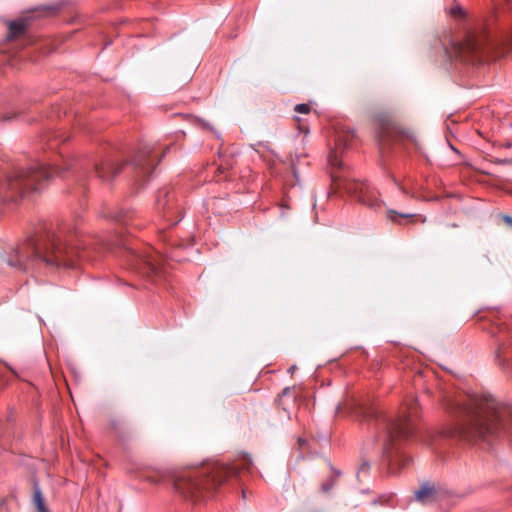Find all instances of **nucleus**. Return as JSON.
<instances>
[{"instance_id":"1","label":"nucleus","mask_w":512,"mask_h":512,"mask_svg":"<svg viewBox=\"0 0 512 512\" xmlns=\"http://www.w3.org/2000/svg\"><path fill=\"white\" fill-rule=\"evenodd\" d=\"M445 406L462 419L456 431L462 438L490 443L512 433V407L490 393L449 396Z\"/></svg>"},{"instance_id":"2","label":"nucleus","mask_w":512,"mask_h":512,"mask_svg":"<svg viewBox=\"0 0 512 512\" xmlns=\"http://www.w3.org/2000/svg\"><path fill=\"white\" fill-rule=\"evenodd\" d=\"M79 245L63 242L50 232H37L10 254L3 255L2 261L18 271L34 270L41 265L47 267H73L75 258L82 257Z\"/></svg>"},{"instance_id":"3","label":"nucleus","mask_w":512,"mask_h":512,"mask_svg":"<svg viewBox=\"0 0 512 512\" xmlns=\"http://www.w3.org/2000/svg\"><path fill=\"white\" fill-rule=\"evenodd\" d=\"M252 466L251 456L245 453L232 465L211 463L179 471L172 476L173 486L182 498L197 503L210 498L227 478L237 475L241 470L251 471Z\"/></svg>"},{"instance_id":"4","label":"nucleus","mask_w":512,"mask_h":512,"mask_svg":"<svg viewBox=\"0 0 512 512\" xmlns=\"http://www.w3.org/2000/svg\"><path fill=\"white\" fill-rule=\"evenodd\" d=\"M418 412L416 399H410L398 418L390 419L383 416L378 420L379 426L383 429V457L393 473L397 472L399 466L404 467L409 462V458L402 453L400 444L402 440L414 435Z\"/></svg>"},{"instance_id":"5","label":"nucleus","mask_w":512,"mask_h":512,"mask_svg":"<svg viewBox=\"0 0 512 512\" xmlns=\"http://www.w3.org/2000/svg\"><path fill=\"white\" fill-rule=\"evenodd\" d=\"M50 177L51 172L40 161L15 166L6 172L0 169V196L7 201H18L30 192L43 189Z\"/></svg>"},{"instance_id":"6","label":"nucleus","mask_w":512,"mask_h":512,"mask_svg":"<svg viewBox=\"0 0 512 512\" xmlns=\"http://www.w3.org/2000/svg\"><path fill=\"white\" fill-rule=\"evenodd\" d=\"M495 51L499 56L512 51V31L500 35L489 32H469L463 41L451 43L449 57L467 63H480L486 53Z\"/></svg>"},{"instance_id":"7","label":"nucleus","mask_w":512,"mask_h":512,"mask_svg":"<svg viewBox=\"0 0 512 512\" xmlns=\"http://www.w3.org/2000/svg\"><path fill=\"white\" fill-rule=\"evenodd\" d=\"M168 149L169 148H166L161 152L158 144H141L129 161V164L139 175L148 176L156 168Z\"/></svg>"},{"instance_id":"8","label":"nucleus","mask_w":512,"mask_h":512,"mask_svg":"<svg viewBox=\"0 0 512 512\" xmlns=\"http://www.w3.org/2000/svg\"><path fill=\"white\" fill-rule=\"evenodd\" d=\"M340 185L363 205L373 210H378L382 207L383 202L378 198L377 192L368 182L345 180Z\"/></svg>"},{"instance_id":"9","label":"nucleus","mask_w":512,"mask_h":512,"mask_svg":"<svg viewBox=\"0 0 512 512\" xmlns=\"http://www.w3.org/2000/svg\"><path fill=\"white\" fill-rule=\"evenodd\" d=\"M156 209L170 225H175L181 220V207L175 200V193L164 188L158 191Z\"/></svg>"},{"instance_id":"10","label":"nucleus","mask_w":512,"mask_h":512,"mask_svg":"<svg viewBox=\"0 0 512 512\" xmlns=\"http://www.w3.org/2000/svg\"><path fill=\"white\" fill-rule=\"evenodd\" d=\"M126 257L131 269L144 274H160L163 260L160 254H137L134 251H128Z\"/></svg>"},{"instance_id":"11","label":"nucleus","mask_w":512,"mask_h":512,"mask_svg":"<svg viewBox=\"0 0 512 512\" xmlns=\"http://www.w3.org/2000/svg\"><path fill=\"white\" fill-rule=\"evenodd\" d=\"M89 165L91 166L89 170L86 167H81L84 169V173L87 175H95L102 181H110L122 169V164L116 163L115 160L110 157L96 159Z\"/></svg>"},{"instance_id":"12","label":"nucleus","mask_w":512,"mask_h":512,"mask_svg":"<svg viewBox=\"0 0 512 512\" xmlns=\"http://www.w3.org/2000/svg\"><path fill=\"white\" fill-rule=\"evenodd\" d=\"M442 491L434 483L425 481L414 492V499L421 504H430L441 497Z\"/></svg>"},{"instance_id":"13","label":"nucleus","mask_w":512,"mask_h":512,"mask_svg":"<svg viewBox=\"0 0 512 512\" xmlns=\"http://www.w3.org/2000/svg\"><path fill=\"white\" fill-rule=\"evenodd\" d=\"M29 26V21L26 18H19L17 20L8 21L7 27H8V34L7 39L13 40L20 35H22L27 27Z\"/></svg>"},{"instance_id":"14","label":"nucleus","mask_w":512,"mask_h":512,"mask_svg":"<svg viewBox=\"0 0 512 512\" xmlns=\"http://www.w3.org/2000/svg\"><path fill=\"white\" fill-rule=\"evenodd\" d=\"M33 503L38 512H50L45 505L44 497L37 480L33 482Z\"/></svg>"},{"instance_id":"15","label":"nucleus","mask_w":512,"mask_h":512,"mask_svg":"<svg viewBox=\"0 0 512 512\" xmlns=\"http://www.w3.org/2000/svg\"><path fill=\"white\" fill-rule=\"evenodd\" d=\"M167 475L164 471H158L156 475H148L145 480L152 484H158L166 479Z\"/></svg>"},{"instance_id":"16","label":"nucleus","mask_w":512,"mask_h":512,"mask_svg":"<svg viewBox=\"0 0 512 512\" xmlns=\"http://www.w3.org/2000/svg\"><path fill=\"white\" fill-rule=\"evenodd\" d=\"M495 354H496V358L500 361V363L509 360L507 347H506V344L504 342L499 345V347L496 350Z\"/></svg>"},{"instance_id":"17","label":"nucleus","mask_w":512,"mask_h":512,"mask_svg":"<svg viewBox=\"0 0 512 512\" xmlns=\"http://www.w3.org/2000/svg\"><path fill=\"white\" fill-rule=\"evenodd\" d=\"M414 216H415V214L398 213L397 211L392 210V209L387 211L388 219L393 222H397L396 217H401V218L407 219V218H413Z\"/></svg>"},{"instance_id":"18","label":"nucleus","mask_w":512,"mask_h":512,"mask_svg":"<svg viewBox=\"0 0 512 512\" xmlns=\"http://www.w3.org/2000/svg\"><path fill=\"white\" fill-rule=\"evenodd\" d=\"M399 139H400V140H405V139H407V140L411 141L415 146H417V145H418L417 139H416V137H415L414 133H413V132H411V131H402V132L399 134Z\"/></svg>"},{"instance_id":"19","label":"nucleus","mask_w":512,"mask_h":512,"mask_svg":"<svg viewBox=\"0 0 512 512\" xmlns=\"http://www.w3.org/2000/svg\"><path fill=\"white\" fill-rule=\"evenodd\" d=\"M449 14L455 18H460V17H463L464 16V11L462 9V7L455 3L450 9H449Z\"/></svg>"},{"instance_id":"20","label":"nucleus","mask_w":512,"mask_h":512,"mask_svg":"<svg viewBox=\"0 0 512 512\" xmlns=\"http://www.w3.org/2000/svg\"><path fill=\"white\" fill-rule=\"evenodd\" d=\"M329 163L334 167H341V161L338 159L336 151H332L328 156Z\"/></svg>"},{"instance_id":"21","label":"nucleus","mask_w":512,"mask_h":512,"mask_svg":"<svg viewBox=\"0 0 512 512\" xmlns=\"http://www.w3.org/2000/svg\"><path fill=\"white\" fill-rule=\"evenodd\" d=\"M43 164L46 166V168L48 169V171L51 172V177H50V180L55 177V176H58L62 173L63 169H60L58 167H52L50 164H47V163H44ZM64 170H67V167H64Z\"/></svg>"},{"instance_id":"22","label":"nucleus","mask_w":512,"mask_h":512,"mask_svg":"<svg viewBox=\"0 0 512 512\" xmlns=\"http://www.w3.org/2000/svg\"><path fill=\"white\" fill-rule=\"evenodd\" d=\"M294 111L297 113L307 114L310 112V106L305 103L297 104Z\"/></svg>"},{"instance_id":"23","label":"nucleus","mask_w":512,"mask_h":512,"mask_svg":"<svg viewBox=\"0 0 512 512\" xmlns=\"http://www.w3.org/2000/svg\"><path fill=\"white\" fill-rule=\"evenodd\" d=\"M59 9L58 6H43L41 7V11L45 15L54 14Z\"/></svg>"},{"instance_id":"24","label":"nucleus","mask_w":512,"mask_h":512,"mask_svg":"<svg viewBox=\"0 0 512 512\" xmlns=\"http://www.w3.org/2000/svg\"><path fill=\"white\" fill-rule=\"evenodd\" d=\"M109 217L116 221H124L127 218V213L120 211L119 213L109 215Z\"/></svg>"},{"instance_id":"25","label":"nucleus","mask_w":512,"mask_h":512,"mask_svg":"<svg viewBox=\"0 0 512 512\" xmlns=\"http://www.w3.org/2000/svg\"><path fill=\"white\" fill-rule=\"evenodd\" d=\"M333 486H334V480L331 479L321 485V490L324 493H327L332 489Z\"/></svg>"},{"instance_id":"26","label":"nucleus","mask_w":512,"mask_h":512,"mask_svg":"<svg viewBox=\"0 0 512 512\" xmlns=\"http://www.w3.org/2000/svg\"><path fill=\"white\" fill-rule=\"evenodd\" d=\"M370 466L368 463L364 462L360 467V472H367L369 470Z\"/></svg>"},{"instance_id":"27","label":"nucleus","mask_w":512,"mask_h":512,"mask_svg":"<svg viewBox=\"0 0 512 512\" xmlns=\"http://www.w3.org/2000/svg\"><path fill=\"white\" fill-rule=\"evenodd\" d=\"M291 394V388L289 387H286L283 391H282V396H288Z\"/></svg>"},{"instance_id":"28","label":"nucleus","mask_w":512,"mask_h":512,"mask_svg":"<svg viewBox=\"0 0 512 512\" xmlns=\"http://www.w3.org/2000/svg\"><path fill=\"white\" fill-rule=\"evenodd\" d=\"M505 220H506L508 223H511V224H512V217L505 216Z\"/></svg>"},{"instance_id":"29","label":"nucleus","mask_w":512,"mask_h":512,"mask_svg":"<svg viewBox=\"0 0 512 512\" xmlns=\"http://www.w3.org/2000/svg\"><path fill=\"white\" fill-rule=\"evenodd\" d=\"M296 369V366L293 365L289 368L288 372L293 373V371Z\"/></svg>"},{"instance_id":"30","label":"nucleus","mask_w":512,"mask_h":512,"mask_svg":"<svg viewBox=\"0 0 512 512\" xmlns=\"http://www.w3.org/2000/svg\"><path fill=\"white\" fill-rule=\"evenodd\" d=\"M399 188H400V189H401L405 194H407V193H408V192L406 191V189H405V188H403V187H401V186H399Z\"/></svg>"},{"instance_id":"31","label":"nucleus","mask_w":512,"mask_h":512,"mask_svg":"<svg viewBox=\"0 0 512 512\" xmlns=\"http://www.w3.org/2000/svg\"><path fill=\"white\" fill-rule=\"evenodd\" d=\"M242 496L244 499L246 498V492L244 490L242 491Z\"/></svg>"},{"instance_id":"32","label":"nucleus","mask_w":512,"mask_h":512,"mask_svg":"<svg viewBox=\"0 0 512 512\" xmlns=\"http://www.w3.org/2000/svg\"><path fill=\"white\" fill-rule=\"evenodd\" d=\"M105 245H106L108 248H110L112 244H110V243H106Z\"/></svg>"}]
</instances>
